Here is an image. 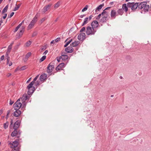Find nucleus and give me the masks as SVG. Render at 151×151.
Listing matches in <instances>:
<instances>
[{"label": "nucleus", "instance_id": "1", "mask_svg": "<svg viewBox=\"0 0 151 151\" xmlns=\"http://www.w3.org/2000/svg\"><path fill=\"white\" fill-rule=\"evenodd\" d=\"M150 9V6L147 4L146 2H142L139 4V9L142 10L141 13L142 14H145L146 12H148Z\"/></svg>", "mask_w": 151, "mask_h": 151}, {"label": "nucleus", "instance_id": "2", "mask_svg": "<svg viewBox=\"0 0 151 151\" xmlns=\"http://www.w3.org/2000/svg\"><path fill=\"white\" fill-rule=\"evenodd\" d=\"M140 3L128 2L127 3L128 7L131 8L133 11H134L137 8L139 9V4Z\"/></svg>", "mask_w": 151, "mask_h": 151}, {"label": "nucleus", "instance_id": "3", "mask_svg": "<svg viewBox=\"0 0 151 151\" xmlns=\"http://www.w3.org/2000/svg\"><path fill=\"white\" fill-rule=\"evenodd\" d=\"M96 32V30L93 27H91L89 26H88L86 29V33L88 35H94Z\"/></svg>", "mask_w": 151, "mask_h": 151}, {"label": "nucleus", "instance_id": "4", "mask_svg": "<svg viewBox=\"0 0 151 151\" xmlns=\"http://www.w3.org/2000/svg\"><path fill=\"white\" fill-rule=\"evenodd\" d=\"M102 17L101 19L99 21L102 23H104L108 20V17L109 15L108 12L105 10H103L101 13Z\"/></svg>", "mask_w": 151, "mask_h": 151}, {"label": "nucleus", "instance_id": "5", "mask_svg": "<svg viewBox=\"0 0 151 151\" xmlns=\"http://www.w3.org/2000/svg\"><path fill=\"white\" fill-rule=\"evenodd\" d=\"M20 101V99H18L13 105V106L15 110H19V108L22 107V104L21 102H19Z\"/></svg>", "mask_w": 151, "mask_h": 151}, {"label": "nucleus", "instance_id": "6", "mask_svg": "<svg viewBox=\"0 0 151 151\" xmlns=\"http://www.w3.org/2000/svg\"><path fill=\"white\" fill-rule=\"evenodd\" d=\"M54 68V64L52 62L50 63L47 67V72L49 73H51Z\"/></svg>", "mask_w": 151, "mask_h": 151}, {"label": "nucleus", "instance_id": "7", "mask_svg": "<svg viewBox=\"0 0 151 151\" xmlns=\"http://www.w3.org/2000/svg\"><path fill=\"white\" fill-rule=\"evenodd\" d=\"M22 29L20 30L19 33H17L16 36V39L20 38L22 35L24 31V28L23 27H21Z\"/></svg>", "mask_w": 151, "mask_h": 151}, {"label": "nucleus", "instance_id": "8", "mask_svg": "<svg viewBox=\"0 0 151 151\" xmlns=\"http://www.w3.org/2000/svg\"><path fill=\"white\" fill-rule=\"evenodd\" d=\"M21 123V120H17L13 125V128L15 130H17L18 128L19 127Z\"/></svg>", "mask_w": 151, "mask_h": 151}, {"label": "nucleus", "instance_id": "9", "mask_svg": "<svg viewBox=\"0 0 151 151\" xmlns=\"http://www.w3.org/2000/svg\"><path fill=\"white\" fill-rule=\"evenodd\" d=\"M9 144L11 145L10 147L11 148H17L19 145V142L18 141H15L12 143L10 142Z\"/></svg>", "mask_w": 151, "mask_h": 151}, {"label": "nucleus", "instance_id": "10", "mask_svg": "<svg viewBox=\"0 0 151 151\" xmlns=\"http://www.w3.org/2000/svg\"><path fill=\"white\" fill-rule=\"evenodd\" d=\"M85 34L84 33H81L78 37V39L82 41L84 40L85 38Z\"/></svg>", "mask_w": 151, "mask_h": 151}, {"label": "nucleus", "instance_id": "11", "mask_svg": "<svg viewBox=\"0 0 151 151\" xmlns=\"http://www.w3.org/2000/svg\"><path fill=\"white\" fill-rule=\"evenodd\" d=\"M91 27H93L95 29L98 27L99 24L97 21H94L91 22Z\"/></svg>", "mask_w": 151, "mask_h": 151}, {"label": "nucleus", "instance_id": "12", "mask_svg": "<svg viewBox=\"0 0 151 151\" xmlns=\"http://www.w3.org/2000/svg\"><path fill=\"white\" fill-rule=\"evenodd\" d=\"M51 6V4H49L48 5L44 6L42 9V12L44 13H45L50 9V8Z\"/></svg>", "mask_w": 151, "mask_h": 151}, {"label": "nucleus", "instance_id": "13", "mask_svg": "<svg viewBox=\"0 0 151 151\" xmlns=\"http://www.w3.org/2000/svg\"><path fill=\"white\" fill-rule=\"evenodd\" d=\"M47 78V75L45 73L42 74L40 76V79L41 81H44Z\"/></svg>", "mask_w": 151, "mask_h": 151}, {"label": "nucleus", "instance_id": "14", "mask_svg": "<svg viewBox=\"0 0 151 151\" xmlns=\"http://www.w3.org/2000/svg\"><path fill=\"white\" fill-rule=\"evenodd\" d=\"M117 15L116 12L115 10H111V18L114 19Z\"/></svg>", "mask_w": 151, "mask_h": 151}, {"label": "nucleus", "instance_id": "15", "mask_svg": "<svg viewBox=\"0 0 151 151\" xmlns=\"http://www.w3.org/2000/svg\"><path fill=\"white\" fill-rule=\"evenodd\" d=\"M65 51L67 53H71L73 51V49L71 46H69L65 48Z\"/></svg>", "mask_w": 151, "mask_h": 151}, {"label": "nucleus", "instance_id": "16", "mask_svg": "<svg viewBox=\"0 0 151 151\" xmlns=\"http://www.w3.org/2000/svg\"><path fill=\"white\" fill-rule=\"evenodd\" d=\"M64 65L65 64L64 63H61L56 68V70L57 71L59 70L64 67Z\"/></svg>", "mask_w": 151, "mask_h": 151}, {"label": "nucleus", "instance_id": "17", "mask_svg": "<svg viewBox=\"0 0 151 151\" xmlns=\"http://www.w3.org/2000/svg\"><path fill=\"white\" fill-rule=\"evenodd\" d=\"M16 111L14 113V116L15 117L19 116L21 114V111L19 110H15Z\"/></svg>", "mask_w": 151, "mask_h": 151}, {"label": "nucleus", "instance_id": "18", "mask_svg": "<svg viewBox=\"0 0 151 151\" xmlns=\"http://www.w3.org/2000/svg\"><path fill=\"white\" fill-rule=\"evenodd\" d=\"M60 58L62 60H65L68 59V56L67 55H65L63 52H62L61 55L60 56Z\"/></svg>", "mask_w": 151, "mask_h": 151}, {"label": "nucleus", "instance_id": "19", "mask_svg": "<svg viewBox=\"0 0 151 151\" xmlns=\"http://www.w3.org/2000/svg\"><path fill=\"white\" fill-rule=\"evenodd\" d=\"M28 95H31L34 91L35 89V88H28Z\"/></svg>", "mask_w": 151, "mask_h": 151}, {"label": "nucleus", "instance_id": "20", "mask_svg": "<svg viewBox=\"0 0 151 151\" xmlns=\"http://www.w3.org/2000/svg\"><path fill=\"white\" fill-rule=\"evenodd\" d=\"M18 133L17 130H15L14 129V130L12 132L11 134V136L12 137H17V138H18Z\"/></svg>", "mask_w": 151, "mask_h": 151}, {"label": "nucleus", "instance_id": "21", "mask_svg": "<svg viewBox=\"0 0 151 151\" xmlns=\"http://www.w3.org/2000/svg\"><path fill=\"white\" fill-rule=\"evenodd\" d=\"M79 43V42L78 41H75L74 42H73L71 44H70V45L72 47H74L77 46L78 45Z\"/></svg>", "mask_w": 151, "mask_h": 151}, {"label": "nucleus", "instance_id": "22", "mask_svg": "<svg viewBox=\"0 0 151 151\" xmlns=\"http://www.w3.org/2000/svg\"><path fill=\"white\" fill-rule=\"evenodd\" d=\"M28 96L27 94H24L22 96L20 99L22 101H25L28 99Z\"/></svg>", "mask_w": 151, "mask_h": 151}, {"label": "nucleus", "instance_id": "23", "mask_svg": "<svg viewBox=\"0 0 151 151\" xmlns=\"http://www.w3.org/2000/svg\"><path fill=\"white\" fill-rule=\"evenodd\" d=\"M128 7L127 6L126 4H123L122 6V9L124 10L125 12H127L128 10Z\"/></svg>", "mask_w": 151, "mask_h": 151}, {"label": "nucleus", "instance_id": "24", "mask_svg": "<svg viewBox=\"0 0 151 151\" xmlns=\"http://www.w3.org/2000/svg\"><path fill=\"white\" fill-rule=\"evenodd\" d=\"M89 21L88 20V17H86V18L84 20V22L83 23H82V26H83L86 24H87L88 22V21Z\"/></svg>", "mask_w": 151, "mask_h": 151}, {"label": "nucleus", "instance_id": "25", "mask_svg": "<svg viewBox=\"0 0 151 151\" xmlns=\"http://www.w3.org/2000/svg\"><path fill=\"white\" fill-rule=\"evenodd\" d=\"M104 6V4H101L96 9L95 11L96 12L97 10H98L99 11L101 9L102 7Z\"/></svg>", "mask_w": 151, "mask_h": 151}, {"label": "nucleus", "instance_id": "26", "mask_svg": "<svg viewBox=\"0 0 151 151\" xmlns=\"http://www.w3.org/2000/svg\"><path fill=\"white\" fill-rule=\"evenodd\" d=\"M118 14L122 15L123 13V10L122 9H119L117 11Z\"/></svg>", "mask_w": 151, "mask_h": 151}, {"label": "nucleus", "instance_id": "27", "mask_svg": "<svg viewBox=\"0 0 151 151\" xmlns=\"http://www.w3.org/2000/svg\"><path fill=\"white\" fill-rule=\"evenodd\" d=\"M8 5H7L3 9L2 13L4 14V13H5L7 12V9L8 7Z\"/></svg>", "mask_w": 151, "mask_h": 151}, {"label": "nucleus", "instance_id": "28", "mask_svg": "<svg viewBox=\"0 0 151 151\" xmlns=\"http://www.w3.org/2000/svg\"><path fill=\"white\" fill-rule=\"evenodd\" d=\"M34 83H33V82L32 81L27 86V88H35L32 86Z\"/></svg>", "mask_w": 151, "mask_h": 151}, {"label": "nucleus", "instance_id": "29", "mask_svg": "<svg viewBox=\"0 0 151 151\" xmlns=\"http://www.w3.org/2000/svg\"><path fill=\"white\" fill-rule=\"evenodd\" d=\"M34 24L31 22L28 26V29L29 30L31 29L34 26Z\"/></svg>", "mask_w": 151, "mask_h": 151}, {"label": "nucleus", "instance_id": "30", "mask_svg": "<svg viewBox=\"0 0 151 151\" xmlns=\"http://www.w3.org/2000/svg\"><path fill=\"white\" fill-rule=\"evenodd\" d=\"M9 123L7 121L6 123H4V128L5 129H7L9 126Z\"/></svg>", "mask_w": 151, "mask_h": 151}, {"label": "nucleus", "instance_id": "31", "mask_svg": "<svg viewBox=\"0 0 151 151\" xmlns=\"http://www.w3.org/2000/svg\"><path fill=\"white\" fill-rule=\"evenodd\" d=\"M37 17L36 16H35L34 17L33 19L31 22H32V23L35 24L36 22L37 21Z\"/></svg>", "mask_w": 151, "mask_h": 151}, {"label": "nucleus", "instance_id": "32", "mask_svg": "<svg viewBox=\"0 0 151 151\" xmlns=\"http://www.w3.org/2000/svg\"><path fill=\"white\" fill-rule=\"evenodd\" d=\"M31 55V53L30 52H28L26 55L25 57L26 61L27 60L29 57Z\"/></svg>", "mask_w": 151, "mask_h": 151}, {"label": "nucleus", "instance_id": "33", "mask_svg": "<svg viewBox=\"0 0 151 151\" xmlns=\"http://www.w3.org/2000/svg\"><path fill=\"white\" fill-rule=\"evenodd\" d=\"M46 56L44 55L40 60V62H41L44 61L46 58Z\"/></svg>", "mask_w": 151, "mask_h": 151}, {"label": "nucleus", "instance_id": "34", "mask_svg": "<svg viewBox=\"0 0 151 151\" xmlns=\"http://www.w3.org/2000/svg\"><path fill=\"white\" fill-rule=\"evenodd\" d=\"M72 39H71V40H70L69 41L67 42L65 44V45H64V47H66L68 46V45L72 41Z\"/></svg>", "mask_w": 151, "mask_h": 151}, {"label": "nucleus", "instance_id": "35", "mask_svg": "<svg viewBox=\"0 0 151 151\" xmlns=\"http://www.w3.org/2000/svg\"><path fill=\"white\" fill-rule=\"evenodd\" d=\"M20 5L18 4L17 6H15L14 8V9L13 10V11H16L17 10L19 9V7H20Z\"/></svg>", "mask_w": 151, "mask_h": 151}, {"label": "nucleus", "instance_id": "36", "mask_svg": "<svg viewBox=\"0 0 151 151\" xmlns=\"http://www.w3.org/2000/svg\"><path fill=\"white\" fill-rule=\"evenodd\" d=\"M27 68V66L26 65H24L22 66L19 69V70H24L26 69Z\"/></svg>", "mask_w": 151, "mask_h": 151}, {"label": "nucleus", "instance_id": "37", "mask_svg": "<svg viewBox=\"0 0 151 151\" xmlns=\"http://www.w3.org/2000/svg\"><path fill=\"white\" fill-rule=\"evenodd\" d=\"M12 47L11 46L9 45L7 48V52L9 53L10 52L12 48Z\"/></svg>", "mask_w": 151, "mask_h": 151}, {"label": "nucleus", "instance_id": "38", "mask_svg": "<svg viewBox=\"0 0 151 151\" xmlns=\"http://www.w3.org/2000/svg\"><path fill=\"white\" fill-rule=\"evenodd\" d=\"M31 43L32 42L30 41H29L26 43V46L27 47L29 46L31 44Z\"/></svg>", "mask_w": 151, "mask_h": 151}, {"label": "nucleus", "instance_id": "39", "mask_svg": "<svg viewBox=\"0 0 151 151\" xmlns=\"http://www.w3.org/2000/svg\"><path fill=\"white\" fill-rule=\"evenodd\" d=\"M88 6L86 5L82 9V12H84L87 9Z\"/></svg>", "mask_w": 151, "mask_h": 151}, {"label": "nucleus", "instance_id": "40", "mask_svg": "<svg viewBox=\"0 0 151 151\" xmlns=\"http://www.w3.org/2000/svg\"><path fill=\"white\" fill-rule=\"evenodd\" d=\"M60 5V4L59 2H58L57 3H56L54 6V8H57Z\"/></svg>", "mask_w": 151, "mask_h": 151}, {"label": "nucleus", "instance_id": "41", "mask_svg": "<svg viewBox=\"0 0 151 151\" xmlns=\"http://www.w3.org/2000/svg\"><path fill=\"white\" fill-rule=\"evenodd\" d=\"M22 108H23L25 107V106H26V103H25V101H22Z\"/></svg>", "mask_w": 151, "mask_h": 151}, {"label": "nucleus", "instance_id": "42", "mask_svg": "<svg viewBox=\"0 0 151 151\" xmlns=\"http://www.w3.org/2000/svg\"><path fill=\"white\" fill-rule=\"evenodd\" d=\"M39 77V75H37V76L35 77L33 81L32 82H33V83H34L35 81H36L37 79Z\"/></svg>", "mask_w": 151, "mask_h": 151}, {"label": "nucleus", "instance_id": "43", "mask_svg": "<svg viewBox=\"0 0 151 151\" xmlns=\"http://www.w3.org/2000/svg\"><path fill=\"white\" fill-rule=\"evenodd\" d=\"M86 29V28L85 27H82L80 30V32H84Z\"/></svg>", "mask_w": 151, "mask_h": 151}, {"label": "nucleus", "instance_id": "44", "mask_svg": "<svg viewBox=\"0 0 151 151\" xmlns=\"http://www.w3.org/2000/svg\"><path fill=\"white\" fill-rule=\"evenodd\" d=\"M13 120L12 119L11 120V121L10 122V124L9 126L10 128H11L13 126Z\"/></svg>", "mask_w": 151, "mask_h": 151}, {"label": "nucleus", "instance_id": "45", "mask_svg": "<svg viewBox=\"0 0 151 151\" xmlns=\"http://www.w3.org/2000/svg\"><path fill=\"white\" fill-rule=\"evenodd\" d=\"M14 14V12H12L9 15H8V18H10L11 17H12L13 16V15Z\"/></svg>", "mask_w": 151, "mask_h": 151}, {"label": "nucleus", "instance_id": "46", "mask_svg": "<svg viewBox=\"0 0 151 151\" xmlns=\"http://www.w3.org/2000/svg\"><path fill=\"white\" fill-rule=\"evenodd\" d=\"M101 15H102L101 13L99 14L98 16L96 17V19L97 20L99 19L100 18Z\"/></svg>", "mask_w": 151, "mask_h": 151}, {"label": "nucleus", "instance_id": "47", "mask_svg": "<svg viewBox=\"0 0 151 151\" xmlns=\"http://www.w3.org/2000/svg\"><path fill=\"white\" fill-rule=\"evenodd\" d=\"M60 37H58L57 38H56L55 40V42H57L59 41H60Z\"/></svg>", "mask_w": 151, "mask_h": 151}, {"label": "nucleus", "instance_id": "48", "mask_svg": "<svg viewBox=\"0 0 151 151\" xmlns=\"http://www.w3.org/2000/svg\"><path fill=\"white\" fill-rule=\"evenodd\" d=\"M21 132H22L21 131H20V130L18 131V133L19 135L18 136V138H19V137H20Z\"/></svg>", "mask_w": 151, "mask_h": 151}, {"label": "nucleus", "instance_id": "49", "mask_svg": "<svg viewBox=\"0 0 151 151\" xmlns=\"http://www.w3.org/2000/svg\"><path fill=\"white\" fill-rule=\"evenodd\" d=\"M46 18L45 17H44L42 18L40 20V22L41 23H42L46 19Z\"/></svg>", "mask_w": 151, "mask_h": 151}, {"label": "nucleus", "instance_id": "50", "mask_svg": "<svg viewBox=\"0 0 151 151\" xmlns=\"http://www.w3.org/2000/svg\"><path fill=\"white\" fill-rule=\"evenodd\" d=\"M19 27L17 26L15 28L14 31V32H16L19 29Z\"/></svg>", "mask_w": 151, "mask_h": 151}, {"label": "nucleus", "instance_id": "51", "mask_svg": "<svg viewBox=\"0 0 151 151\" xmlns=\"http://www.w3.org/2000/svg\"><path fill=\"white\" fill-rule=\"evenodd\" d=\"M12 148V151H18V149L17 148Z\"/></svg>", "mask_w": 151, "mask_h": 151}, {"label": "nucleus", "instance_id": "52", "mask_svg": "<svg viewBox=\"0 0 151 151\" xmlns=\"http://www.w3.org/2000/svg\"><path fill=\"white\" fill-rule=\"evenodd\" d=\"M10 60V58L9 56H8L7 57V63L8 64Z\"/></svg>", "mask_w": 151, "mask_h": 151}, {"label": "nucleus", "instance_id": "53", "mask_svg": "<svg viewBox=\"0 0 151 151\" xmlns=\"http://www.w3.org/2000/svg\"><path fill=\"white\" fill-rule=\"evenodd\" d=\"M37 35V33L36 32H34L33 33L32 35V37H33L34 36H36Z\"/></svg>", "mask_w": 151, "mask_h": 151}, {"label": "nucleus", "instance_id": "54", "mask_svg": "<svg viewBox=\"0 0 151 151\" xmlns=\"http://www.w3.org/2000/svg\"><path fill=\"white\" fill-rule=\"evenodd\" d=\"M12 111V109H10V110H8L7 111V114L9 115L10 113Z\"/></svg>", "mask_w": 151, "mask_h": 151}, {"label": "nucleus", "instance_id": "55", "mask_svg": "<svg viewBox=\"0 0 151 151\" xmlns=\"http://www.w3.org/2000/svg\"><path fill=\"white\" fill-rule=\"evenodd\" d=\"M56 59H57V60L58 61V62H59L60 61V59H61V58H60V57L59 58L57 57Z\"/></svg>", "mask_w": 151, "mask_h": 151}, {"label": "nucleus", "instance_id": "56", "mask_svg": "<svg viewBox=\"0 0 151 151\" xmlns=\"http://www.w3.org/2000/svg\"><path fill=\"white\" fill-rule=\"evenodd\" d=\"M39 85V82L38 81H37L35 83V86H37Z\"/></svg>", "mask_w": 151, "mask_h": 151}, {"label": "nucleus", "instance_id": "57", "mask_svg": "<svg viewBox=\"0 0 151 151\" xmlns=\"http://www.w3.org/2000/svg\"><path fill=\"white\" fill-rule=\"evenodd\" d=\"M4 55H2L1 57V58H0V59L1 60H3L4 59Z\"/></svg>", "mask_w": 151, "mask_h": 151}, {"label": "nucleus", "instance_id": "58", "mask_svg": "<svg viewBox=\"0 0 151 151\" xmlns=\"http://www.w3.org/2000/svg\"><path fill=\"white\" fill-rule=\"evenodd\" d=\"M7 15L6 14H4V15L3 17V18L4 19H5Z\"/></svg>", "mask_w": 151, "mask_h": 151}, {"label": "nucleus", "instance_id": "59", "mask_svg": "<svg viewBox=\"0 0 151 151\" xmlns=\"http://www.w3.org/2000/svg\"><path fill=\"white\" fill-rule=\"evenodd\" d=\"M14 102L13 101L10 100V101L9 104L10 105H12L13 104Z\"/></svg>", "mask_w": 151, "mask_h": 151}, {"label": "nucleus", "instance_id": "60", "mask_svg": "<svg viewBox=\"0 0 151 151\" xmlns=\"http://www.w3.org/2000/svg\"><path fill=\"white\" fill-rule=\"evenodd\" d=\"M93 17V16L92 15H91V16H90L88 18V20L89 21H90L91 19V18H92V17Z\"/></svg>", "mask_w": 151, "mask_h": 151}, {"label": "nucleus", "instance_id": "61", "mask_svg": "<svg viewBox=\"0 0 151 151\" xmlns=\"http://www.w3.org/2000/svg\"><path fill=\"white\" fill-rule=\"evenodd\" d=\"M11 73H7V74L6 75V76L7 77H9L10 76H11Z\"/></svg>", "mask_w": 151, "mask_h": 151}, {"label": "nucleus", "instance_id": "62", "mask_svg": "<svg viewBox=\"0 0 151 151\" xmlns=\"http://www.w3.org/2000/svg\"><path fill=\"white\" fill-rule=\"evenodd\" d=\"M48 52L47 50H46L45 52L43 53V55H46Z\"/></svg>", "mask_w": 151, "mask_h": 151}, {"label": "nucleus", "instance_id": "63", "mask_svg": "<svg viewBox=\"0 0 151 151\" xmlns=\"http://www.w3.org/2000/svg\"><path fill=\"white\" fill-rule=\"evenodd\" d=\"M85 16H86V15H85V14L81 15H80V17L81 18H82L84 17Z\"/></svg>", "mask_w": 151, "mask_h": 151}, {"label": "nucleus", "instance_id": "64", "mask_svg": "<svg viewBox=\"0 0 151 151\" xmlns=\"http://www.w3.org/2000/svg\"><path fill=\"white\" fill-rule=\"evenodd\" d=\"M3 112V111L2 109L0 110V116L2 114Z\"/></svg>", "mask_w": 151, "mask_h": 151}]
</instances>
